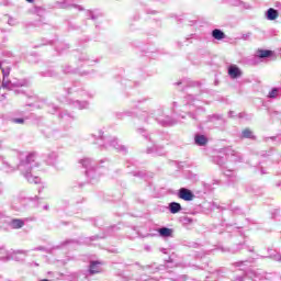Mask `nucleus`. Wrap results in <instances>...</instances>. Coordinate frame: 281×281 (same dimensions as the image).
<instances>
[{
	"label": "nucleus",
	"mask_w": 281,
	"mask_h": 281,
	"mask_svg": "<svg viewBox=\"0 0 281 281\" xmlns=\"http://www.w3.org/2000/svg\"><path fill=\"white\" fill-rule=\"evenodd\" d=\"M2 74H5V69L2 68Z\"/></svg>",
	"instance_id": "nucleus-15"
},
{
	"label": "nucleus",
	"mask_w": 281,
	"mask_h": 281,
	"mask_svg": "<svg viewBox=\"0 0 281 281\" xmlns=\"http://www.w3.org/2000/svg\"><path fill=\"white\" fill-rule=\"evenodd\" d=\"M27 3H34V0H26Z\"/></svg>",
	"instance_id": "nucleus-14"
},
{
	"label": "nucleus",
	"mask_w": 281,
	"mask_h": 281,
	"mask_svg": "<svg viewBox=\"0 0 281 281\" xmlns=\"http://www.w3.org/2000/svg\"><path fill=\"white\" fill-rule=\"evenodd\" d=\"M0 69H1V63H0Z\"/></svg>",
	"instance_id": "nucleus-16"
},
{
	"label": "nucleus",
	"mask_w": 281,
	"mask_h": 281,
	"mask_svg": "<svg viewBox=\"0 0 281 281\" xmlns=\"http://www.w3.org/2000/svg\"><path fill=\"white\" fill-rule=\"evenodd\" d=\"M278 95V88H273L269 94L268 98H276Z\"/></svg>",
	"instance_id": "nucleus-12"
},
{
	"label": "nucleus",
	"mask_w": 281,
	"mask_h": 281,
	"mask_svg": "<svg viewBox=\"0 0 281 281\" xmlns=\"http://www.w3.org/2000/svg\"><path fill=\"white\" fill-rule=\"evenodd\" d=\"M171 214H179L181 212V204L177 202H172L169 204Z\"/></svg>",
	"instance_id": "nucleus-7"
},
{
	"label": "nucleus",
	"mask_w": 281,
	"mask_h": 281,
	"mask_svg": "<svg viewBox=\"0 0 281 281\" xmlns=\"http://www.w3.org/2000/svg\"><path fill=\"white\" fill-rule=\"evenodd\" d=\"M100 261H92L90 263V273L91 276H95V273H100L102 270L100 269Z\"/></svg>",
	"instance_id": "nucleus-3"
},
{
	"label": "nucleus",
	"mask_w": 281,
	"mask_h": 281,
	"mask_svg": "<svg viewBox=\"0 0 281 281\" xmlns=\"http://www.w3.org/2000/svg\"><path fill=\"white\" fill-rule=\"evenodd\" d=\"M194 139L198 146H205L207 144V138L204 135H196Z\"/></svg>",
	"instance_id": "nucleus-8"
},
{
	"label": "nucleus",
	"mask_w": 281,
	"mask_h": 281,
	"mask_svg": "<svg viewBox=\"0 0 281 281\" xmlns=\"http://www.w3.org/2000/svg\"><path fill=\"white\" fill-rule=\"evenodd\" d=\"M160 236H172V229L162 227L159 229Z\"/></svg>",
	"instance_id": "nucleus-11"
},
{
	"label": "nucleus",
	"mask_w": 281,
	"mask_h": 281,
	"mask_svg": "<svg viewBox=\"0 0 281 281\" xmlns=\"http://www.w3.org/2000/svg\"><path fill=\"white\" fill-rule=\"evenodd\" d=\"M241 137L244 139H254V133L249 128H245L241 132Z\"/></svg>",
	"instance_id": "nucleus-10"
},
{
	"label": "nucleus",
	"mask_w": 281,
	"mask_h": 281,
	"mask_svg": "<svg viewBox=\"0 0 281 281\" xmlns=\"http://www.w3.org/2000/svg\"><path fill=\"white\" fill-rule=\"evenodd\" d=\"M228 76L233 78V80H236V78H240V76H243V70H240L236 65H231L228 67Z\"/></svg>",
	"instance_id": "nucleus-2"
},
{
	"label": "nucleus",
	"mask_w": 281,
	"mask_h": 281,
	"mask_svg": "<svg viewBox=\"0 0 281 281\" xmlns=\"http://www.w3.org/2000/svg\"><path fill=\"white\" fill-rule=\"evenodd\" d=\"M257 54L259 58H269L273 56V52L269 49H259Z\"/></svg>",
	"instance_id": "nucleus-5"
},
{
	"label": "nucleus",
	"mask_w": 281,
	"mask_h": 281,
	"mask_svg": "<svg viewBox=\"0 0 281 281\" xmlns=\"http://www.w3.org/2000/svg\"><path fill=\"white\" fill-rule=\"evenodd\" d=\"M212 36L213 38H215L216 41H223V38H225V33H223V31L215 29L212 32Z\"/></svg>",
	"instance_id": "nucleus-6"
},
{
	"label": "nucleus",
	"mask_w": 281,
	"mask_h": 281,
	"mask_svg": "<svg viewBox=\"0 0 281 281\" xmlns=\"http://www.w3.org/2000/svg\"><path fill=\"white\" fill-rule=\"evenodd\" d=\"M278 16H279L278 10H276L273 8H270L268 10V19H269V21H276V19H278Z\"/></svg>",
	"instance_id": "nucleus-9"
},
{
	"label": "nucleus",
	"mask_w": 281,
	"mask_h": 281,
	"mask_svg": "<svg viewBox=\"0 0 281 281\" xmlns=\"http://www.w3.org/2000/svg\"><path fill=\"white\" fill-rule=\"evenodd\" d=\"M14 124H25V120L23 119H13Z\"/></svg>",
	"instance_id": "nucleus-13"
},
{
	"label": "nucleus",
	"mask_w": 281,
	"mask_h": 281,
	"mask_svg": "<svg viewBox=\"0 0 281 281\" xmlns=\"http://www.w3.org/2000/svg\"><path fill=\"white\" fill-rule=\"evenodd\" d=\"M179 199H182V201H192L194 199V193L190 191L189 189L181 188L178 193Z\"/></svg>",
	"instance_id": "nucleus-1"
},
{
	"label": "nucleus",
	"mask_w": 281,
	"mask_h": 281,
	"mask_svg": "<svg viewBox=\"0 0 281 281\" xmlns=\"http://www.w3.org/2000/svg\"><path fill=\"white\" fill-rule=\"evenodd\" d=\"M24 225H25V222H23V220L13 218L11 221V226L13 229H21V227H23Z\"/></svg>",
	"instance_id": "nucleus-4"
}]
</instances>
